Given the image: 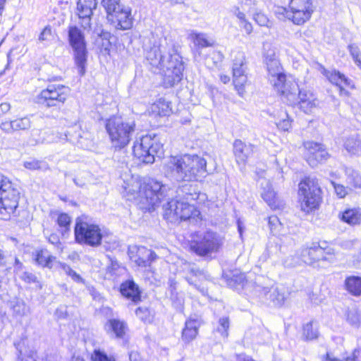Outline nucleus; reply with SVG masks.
Segmentation results:
<instances>
[{
	"label": "nucleus",
	"mask_w": 361,
	"mask_h": 361,
	"mask_svg": "<svg viewBox=\"0 0 361 361\" xmlns=\"http://www.w3.org/2000/svg\"><path fill=\"white\" fill-rule=\"evenodd\" d=\"M168 190L161 180L150 176H139L124 188L126 197L134 201L143 213L157 210L166 197Z\"/></svg>",
	"instance_id": "f257e3e1"
},
{
	"label": "nucleus",
	"mask_w": 361,
	"mask_h": 361,
	"mask_svg": "<svg viewBox=\"0 0 361 361\" xmlns=\"http://www.w3.org/2000/svg\"><path fill=\"white\" fill-rule=\"evenodd\" d=\"M263 49V63L267 72L269 83L277 94L286 96L291 102H295L298 84L286 80V76L279 59L276 48L270 43H265Z\"/></svg>",
	"instance_id": "f03ea898"
},
{
	"label": "nucleus",
	"mask_w": 361,
	"mask_h": 361,
	"mask_svg": "<svg viewBox=\"0 0 361 361\" xmlns=\"http://www.w3.org/2000/svg\"><path fill=\"white\" fill-rule=\"evenodd\" d=\"M200 195V192L195 190L182 197L170 199L163 207V218L173 224L201 221L202 216L197 204Z\"/></svg>",
	"instance_id": "7ed1b4c3"
},
{
	"label": "nucleus",
	"mask_w": 361,
	"mask_h": 361,
	"mask_svg": "<svg viewBox=\"0 0 361 361\" xmlns=\"http://www.w3.org/2000/svg\"><path fill=\"white\" fill-rule=\"evenodd\" d=\"M104 128L111 147L120 151L130 145L137 127L134 119L113 114L105 119Z\"/></svg>",
	"instance_id": "20e7f679"
},
{
	"label": "nucleus",
	"mask_w": 361,
	"mask_h": 361,
	"mask_svg": "<svg viewBox=\"0 0 361 361\" xmlns=\"http://www.w3.org/2000/svg\"><path fill=\"white\" fill-rule=\"evenodd\" d=\"M169 167L170 171L178 174L183 181H198L207 173V161L197 154L171 157Z\"/></svg>",
	"instance_id": "39448f33"
},
{
	"label": "nucleus",
	"mask_w": 361,
	"mask_h": 361,
	"mask_svg": "<svg viewBox=\"0 0 361 361\" xmlns=\"http://www.w3.org/2000/svg\"><path fill=\"white\" fill-rule=\"evenodd\" d=\"M46 85L35 97V102L47 109L63 106L71 96V88L63 82L60 76L48 78Z\"/></svg>",
	"instance_id": "423d86ee"
},
{
	"label": "nucleus",
	"mask_w": 361,
	"mask_h": 361,
	"mask_svg": "<svg viewBox=\"0 0 361 361\" xmlns=\"http://www.w3.org/2000/svg\"><path fill=\"white\" fill-rule=\"evenodd\" d=\"M224 246V238L212 230L195 231L187 242L188 251L201 257H211L219 252Z\"/></svg>",
	"instance_id": "0eeeda50"
},
{
	"label": "nucleus",
	"mask_w": 361,
	"mask_h": 361,
	"mask_svg": "<svg viewBox=\"0 0 361 361\" xmlns=\"http://www.w3.org/2000/svg\"><path fill=\"white\" fill-rule=\"evenodd\" d=\"M109 24L117 31H128L134 27L132 9L123 5L120 0H102Z\"/></svg>",
	"instance_id": "6e6552de"
},
{
	"label": "nucleus",
	"mask_w": 361,
	"mask_h": 361,
	"mask_svg": "<svg viewBox=\"0 0 361 361\" xmlns=\"http://www.w3.org/2000/svg\"><path fill=\"white\" fill-rule=\"evenodd\" d=\"M20 193L12 181L0 173V219L8 221L18 215Z\"/></svg>",
	"instance_id": "1a4fd4ad"
},
{
	"label": "nucleus",
	"mask_w": 361,
	"mask_h": 361,
	"mask_svg": "<svg viewBox=\"0 0 361 361\" xmlns=\"http://www.w3.org/2000/svg\"><path fill=\"white\" fill-rule=\"evenodd\" d=\"M73 231L75 242L90 247H99L105 236L99 225L89 222L82 216L76 218Z\"/></svg>",
	"instance_id": "9d476101"
},
{
	"label": "nucleus",
	"mask_w": 361,
	"mask_h": 361,
	"mask_svg": "<svg viewBox=\"0 0 361 361\" xmlns=\"http://www.w3.org/2000/svg\"><path fill=\"white\" fill-rule=\"evenodd\" d=\"M164 147L156 138L155 135L146 134L136 140L132 147V154L140 164H152L155 157L164 154Z\"/></svg>",
	"instance_id": "9b49d317"
},
{
	"label": "nucleus",
	"mask_w": 361,
	"mask_h": 361,
	"mask_svg": "<svg viewBox=\"0 0 361 361\" xmlns=\"http://www.w3.org/2000/svg\"><path fill=\"white\" fill-rule=\"evenodd\" d=\"M322 190L314 178H306L298 185V203L301 211L309 214L318 209L322 201Z\"/></svg>",
	"instance_id": "f8f14e48"
},
{
	"label": "nucleus",
	"mask_w": 361,
	"mask_h": 361,
	"mask_svg": "<svg viewBox=\"0 0 361 361\" xmlns=\"http://www.w3.org/2000/svg\"><path fill=\"white\" fill-rule=\"evenodd\" d=\"M290 11L278 7L275 13L279 18H287L296 25H302L309 20L314 12L313 0H290Z\"/></svg>",
	"instance_id": "ddd939ff"
},
{
	"label": "nucleus",
	"mask_w": 361,
	"mask_h": 361,
	"mask_svg": "<svg viewBox=\"0 0 361 361\" xmlns=\"http://www.w3.org/2000/svg\"><path fill=\"white\" fill-rule=\"evenodd\" d=\"M68 41L74 50V61L81 75L85 72L87 51L85 37L81 30L76 26L68 27Z\"/></svg>",
	"instance_id": "4468645a"
},
{
	"label": "nucleus",
	"mask_w": 361,
	"mask_h": 361,
	"mask_svg": "<svg viewBox=\"0 0 361 361\" xmlns=\"http://www.w3.org/2000/svg\"><path fill=\"white\" fill-rule=\"evenodd\" d=\"M300 255L302 262L314 265L317 262H331L334 260V252L332 248H323L319 245L313 244L310 247L302 248Z\"/></svg>",
	"instance_id": "2eb2a0df"
},
{
	"label": "nucleus",
	"mask_w": 361,
	"mask_h": 361,
	"mask_svg": "<svg viewBox=\"0 0 361 361\" xmlns=\"http://www.w3.org/2000/svg\"><path fill=\"white\" fill-rule=\"evenodd\" d=\"M305 149V156L308 164L312 166H317L319 164L326 161L329 154L324 145L312 141L304 142Z\"/></svg>",
	"instance_id": "dca6fc26"
},
{
	"label": "nucleus",
	"mask_w": 361,
	"mask_h": 361,
	"mask_svg": "<svg viewBox=\"0 0 361 361\" xmlns=\"http://www.w3.org/2000/svg\"><path fill=\"white\" fill-rule=\"evenodd\" d=\"M97 0H78L75 14L81 28H90L93 11L97 8Z\"/></svg>",
	"instance_id": "f3484780"
},
{
	"label": "nucleus",
	"mask_w": 361,
	"mask_h": 361,
	"mask_svg": "<svg viewBox=\"0 0 361 361\" xmlns=\"http://www.w3.org/2000/svg\"><path fill=\"white\" fill-rule=\"evenodd\" d=\"M261 196L271 209H281L285 206L283 200L274 190L269 180L260 178Z\"/></svg>",
	"instance_id": "a211bd4d"
},
{
	"label": "nucleus",
	"mask_w": 361,
	"mask_h": 361,
	"mask_svg": "<svg viewBox=\"0 0 361 361\" xmlns=\"http://www.w3.org/2000/svg\"><path fill=\"white\" fill-rule=\"evenodd\" d=\"M290 102V104L294 105L298 104L300 109L306 114L312 112V111L319 105V101L316 96L310 90H300L295 93V102H291L286 96H283Z\"/></svg>",
	"instance_id": "6ab92c4d"
},
{
	"label": "nucleus",
	"mask_w": 361,
	"mask_h": 361,
	"mask_svg": "<svg viewBox=\"0 0 361 361\" xmlns=\"http://www.w3.org/2000/svg\"><path fill=\"white\" fill-rule=\"evenodd\" d=\"M118 290L123 298L133 305H137L142 301V291L133 279L123 281L120 284Z\"/></svg>",
	"instance_id": "aec40b11"
},
{
	"label": "nucleus",
	"mask_w": 361,
	"mask_h": 361,
	"mask_svg": "<svg viewBox=\"0 0 361 361\" xmlns=\"http://www.w3.org/2000/svg\"><path fill=\"white\" fill-rule=\"evenodd\" d=\"M254 294L259 298H264L267 300H269L274 306H281L286 300L284 293L276 286L271 288L264 287L260 285H256L254 287Z\"/></svg>",
	"instance_id": "412c9836"
},
{
	"label": "nucleus",
	"mask_w": 361,
	"mask_h": 361,
	"mask_svg": "<svg viewBox=\"0 0 361 361\" xmlns=\"http://www.w3.org/2000/svg\"><path fill=\"white\" fill-rule=\"evenodd\" d=\"M156 252L145 246H140L136 248V252L130 256L131 260L137 267H150L153 262L157 259Z\"/></svg>",
	"instance_id": "4be33fe9"
},
{
	"label": "nucleus",
	"mask_w": 361,
	"mask_h": 361,
	"mask_svg": "<svg viewBox=\"0 0 361 361\" xmlns=\"http://www.w3.org/2000/svg\"><path fill=\"white\" fill-rule=\"evenodd\" d=\"M320 70L321 72L328 78L330 82L340 88V92L341 94H347V92L345 90L346 87H354L353 82L341 72L336 70L329 71L322 66H320Z\"/></svg>",
	"instance_id": "5701e85b"
},
{
	"label": "nucleus",
	"mask_w": 361,
	"mask_h": 361,
	"mask_svg": "<svg viewBox=\"0 0 361 361\" xmlns=\"http://www.w3.org/2000/svg\"><path fill=\"white\" fill-rule=\"evenodd\" d=\"M171 102L160 98L152 103L149 108V114L154 118H167L173 114Z\"/></svg>",
	"instance_id": "b1692460"
},
{
	"label": "nucleus",
	"mask_w": 361,
	"mask_h": 361,
	"mask_svg": "<svg viewBox=\"0 0 361 361\" xmlns=\"http://www.w3.org/2000/svg\"><path fill=\"white\" fill-rule=\"evenodd\" d=\"M200 322L196 319L188 318L185 320L181 331V339L185 343H190L198 335Z\"/></svg>",
	"instance_id": "393cba45"
},
{
	"label": "nucleus",
	"mask_w": 361,
	"mask_h": 361,
	"mask_svg": "<svg viewBox=\"0 0 361 361\" xmlns=\"http://www.w3.org/2000/svg\"><path fill=\"white\" fill-rule=\"evenodd\" d=\"M31 123L28 118H18L12 121H6L0 123L1 129L6 133L14 131L25 130L30 128Z\"/></svg>",
	"instance_id": "a878e982"
},
{
	"label": "nucleus",
	"mask_w": 361,
	"mask_h": 361,
	"mask_svg": "<svg viewBox=\"0 0 361 361\" xmlns=\"http://www.w3.org/2000/svg\"><path fill=\"white\" fill-rule=\"evenodd\" d=\"M108 331L116 338L124 339L128 331V324L126 322L118 319H110L107 321Z\"/></svg>",
	"instance_id": "bb28decb"
},
{
	"label": "nucleus",
	"mask_w": 361,
	"mask_h": 361,
	"mask_svg": "<svg viewBox=\"0 0 361 361\" xmlns=\"http://www.w3.org/2000/svg\"><path fill=\"white\" fill-rule=\"evenodd\" d=\"M340 219L350 226H356L361 224V209L354 207L346 209L339 214Z\"/></svg>",
	"instance_id": "cd10ccee"
},
{
	"label": "nucleus",
	"mask_w": 361,
	"mask_h": 361,
	"mask_svg": "<svg viewBox=\"0 0 361 361\" xmlns=\"http://www.w3.org/2000/svg\"><path fill=\"white\" fill-rule=\"evenodd\" d=\"M183 68L182 64L175 66L170 73L165 74L163 78L164 86L166 88L172 87L179 83L183 78Z\"/></svg>",
	"instance_id": "c85d7f7f"
},
{
	"label": "nucleus",
	"mask_w": 361,
	"mask_h": 361,
	"mask_svg": "<svg viewBox=\"0 0 361 361\" xmlns=\"http://www.w3.org/2000/svg\"><path fill=\"white\" fill-rule=\"evenodd\" d=\"M343 147L349 155L361 157V137L354 135L346 137Z\"/></svg>",
	"instance_id": "c756f323"
},
{
	"label": "nucleus",
	"mask_w": 361,
	"mask_h": 361,
	"mask_svg": "<svg viewBox=\"0 0 361 361\" xmlns=\"http://www.w3.org/2000/svg\"><path fill=\"white\" fill-rule=\"evenodd\" d=\"M113 35L107 31H102L99 36V48L102 54L110 56L116 49V44L111 39Z\"/></svg>",
	"instance_id": "7c9ffc66"
},
{
	"label": "nucleus",
	"mask_w": 361,
	"mask_h": 361,
	"mask_svg": "<svg viewBox=\"0 0 361 361\" xmlns=\"http://www.w3.org/2000/svg\"><path fill=\"white\" fill-rule=\"evenodd\" d=\"M113 35L107 31H102L99 36V48L102 54L110 56L116 49V44L111 39Z\"/></svg>",
	"instance_id": "2f4dec72"
},
{
	"label": "nucleus",
	"mask_w": 361,
	"mask_h": 361,
	"mask_svg": "<svg viewBox=\"0 0 361 361\" xmlns=\"http://www.w3.org/2000/svg\"><path fill=\"white\" fill-rule=\"evenodd\" d=\"M56 259V257L50 255L46 249L37 250L34 255V260L38 265L49 269L52 267Z\"/></svg>",
	"instance_id": "473e14b6"
},
{
	"label": "nucleus",
	"mask_w": 361,
	"mask_h": 361,
	"mask_svg": "<svg viewBox=\"0 0 361 361\" xmlns=\"http://www.w3.org/2000/svg\"><path fill=\"white\" fill-rule=\"evenodd\" d=\"M55 224L58 227V231L62 234L68 233L71 231L72 218L69 214L65 212L56 213Z\"/></svg>",
	"instance_id": "72a5a7b5"
},
{
	"label": "nucleus",
	"mask_w": 361,
	"mask_h": 361,
	"mask_svg": "<svg viewBox=\"0 0 361 361\" xmlns=\"http://www.w3.org/2000/svg\"><path fill=\"white\" fill-rule=\"evenodd\" d=\"M342 170L346 176V183L354 188H361V174L352 167L342 166Z\"/></svg>",
	"instance_id": "f704fd0d"
},
{
	"label": "nucleus",
	"mask_w": 361,
	"mask_h": 361,
	"mask_svg": "<svg viewBox=\"0 0 361 361\" xmlns=\"http://www.w3.org/2000/svg\"><path fill=\"white\" fill-rule=\"evenodd\" d=\"M233 85L235 89L238 91V94L243 95L245 93V85L247 82V75L242 73L239 68L233 69Z\"/></svg>",
	"instance_id": "c9c22d12"
},
{
	"label": "nucleus",
	"mask_w": 361,
	"mask_h": 361,
	"mask_svg": "<svg viewBox=\"0 0 361 361\" xmlns=\"http://www.w3.org/2000/svg\"><path fill=\"white\" fill-rule=\"evenodd\" d=\"M346 290L355 296L361 295V277L350 276L345 279Z\"/></svg>",
	"instance_id": "e433bc0d"
},
{
	"label": "nucleus",
	"mask_w": 361,
	"mask_h": 361,
	"mask_svg": "<svg viewBox=\"0 0 361 361\" xmlns=\"http://www.w3.org/2000/svg\"><path fill=\"white\" fill-rule=\"evenodd\" d=\"M135 314L140 320L145 323H150L154 318V314L148 307H137L135 310Z\"/></svg>",
	"instance_id": "4c0bfd02"
},
{
	"label": "nucleus",
	"mask_w": 361,
	"mask_h": 361,
	"mask_svg": "<svg viewBox=\"0 0 361 361\" xmlns=\"http://www.w3.org/2000/svg\"><path fill=\"white\" fill-rule=\"evenodd\" d=\"M302 336L306 340H313L318 337L319 332L317 323L311 321L303 326Z\"/></svg>",
	"instance_id": "58836bf2"
},
{
	"label": "nucleus",
	"mask_w": 361,
	"mask_h": 361,
	"mask_svg": "<svg viewBox=\"0 0 361 361\" xmlns=\"http://www.w3.org/2000/svg\"><path fill=\"white\" fill-rule=\"evenodd\" d=\"M268 225L273 235H281L283 228V224L276 216H271L268 218Z\"/></svg>",
	"instance_id": "ea45409f"
},
{
	"label": "nucleus",
	"mask_w": 361,
	"mask_h": 361,
	"mask_svg": "<svg viewBox=\"0 0 361 361\" xmlns=\"http://www.w3.org/2000/svg\"><path fill=\"white\" fill-rule=\"evenodd\" d=\"M90 361H116L112 355H108L101 349H94L90 356Z\"/></svg>",
	"instance_id": "a19ab883"
},
{
	"label": "nucleus",
	"mask_w": 361,
	"mask_h": 361,
	"mask_svg": "<svg viewBox=\"0 0 361 361\" xmlns=\"http://www.w3.org/2000/svg\"><path fill=\"white\" fill-rule=\"evenodd\" d=\"M57 37L56 32L51 26L48 25L45 26L39 35V40L41 42H51Z\"/></svg>",
	"instance_id": "79ce46f5"
},
{
	"label": "nucleus",
	"mask_w": 361,
	"mask_h": 361,
	"mask_svg": "<svg viewBox=\"0 0 361 361\" xmlns=\"http://www.w3.org/2000/svg\"><path fill=\"white\" fill-rule=\"evenodd\" d=\"M302 262L300 252L299 254L289 255L286 257L283 260V265L285 267L290 268L299 265Z\"/></svg>",
	"instance_id": "37998d69"
},
{
	"label": "nucleus",
	"mask_w": 361,
	"mask_h": 361,
	"mask_svg": "<svg viewBox=\"0 0 361 361\" xmlns=\"http://www.w3.org/2000/svg\"><path fill=\"white\" fill-rule=\"evenodd\" d=\"M192 38L195 45L199 48H205L212 45L204 35L201 33L192 34Z\"/></svg>",
	"instance_id": "c03bdc74"
},
{
	"label": "nucleus",
	"mask_w": 361,
	"mask_h": 361,
	"mask_svg": "<svg viewBox=\"0 0 361 361\" xmlns=\"http://www.w3.org/2000/svg\"><path fill=\"white\" fill-rule=\"evenodd\" d=\"M245 146L240 140H236L233 145V152L238 161H243V152Z\"/></svg>",
	"instance_id": "a18cd8bd"
},
{
	"label": "nucleus",
	"mask_w": 361,
	"mask_h": 361,
	"mask_svg": "<svg viewBox=\"0 0 361 361\" xmlns=\"http://www.w3.org/2000/svg\"><path fill=\"white\" fill-rule=\"evenodd\" d=\"M348 49L356 65L360 67L361 59L360 51L359 48L354 44H350L348 46Z\"/></svg>",
	"instance_id": "49530a36"
},
{
	"label": "nucleus",
	"mask_w": 361,
	"mask_h": 361,
	"mask_svg": "<svg viewBox=\"0 0 361 361\" xmlns=\"http://www.w3.org/2000/svg\"><path fill=\"white\" fill-rule=\"evenodd\" d=\"M331 183L334 186L335 193L338 198H344L348 194V188L341 184H336L334 180H331Z\"/></svg>",
	"instance_id": "de8ad7c7"
},
{
	"label": "nucleus",
	"mask_w": 361,
	"mask_h": 361,
	"mask_svg": "<svg viewBox=\"0 0 361 361\" xmlns=\"http://www.w3.org/2000/svg\"><path fill=\"white\" fill-rule=\"evenodd\" d=\"M219 326L218 327L217 331L222 335L227 336L229 328V319L228 317L221 318L219 319Z\"/></svg>",
	"instance_id": "09e8293b"
},
{
	"label": "nucleus",
	"mask_w": 361,
	"mask_h": 361,
	"mask_svg": "<svg viewBox=\"0 0 361 361\" xmlns=\"http://www.w3.org/2000/svg\"><path fill=\"white\" fill-rule=\"evenodd\" d=\"M11 110V105L9 103L3 102L0 104V122H5L4 121L7 116L9 114Z\"/></svg>",
	"instance_id": "8fccbe9b"
},
{
	"label": "nucleus",
	"mask_w": 361,
	"mask_h": 361,
	"mask_svg": "<svg viewBox=\"0 0 361 361\" xmlns=\"http://www.w3.org/2000/svg\"><path fill=\"white\" fill-rule=\"evenodd\" d=\"M347 320L350 324L357 325L360 321V315L357 310H350L347 314Z\"/></svg>",
	"instance_id": "3c124183"
},
{
	"label": "nucleus",
	"mask_w": 361,
	"mask_h": 361,
	"mask_svg": "<svg viewBox=\"0 0 361 361\" xmlns=\"http://www.w3.org/2000/svg\"><path fill=\"white\" fill-rule=\"evenodd\" d=\"M285 117L286 118L277 123V126L281 130L288 131L291 128V120L286 114H285Z\"/></svg>",
	"instance_id": "603ef678"
},
{
	"label": "nucleus",
	"mask_w": 361,
	"mask_h": 361,
	"mask_svg": "<svg viewBox=\"0 0 361 361\" xmlns=\"http://www.w3.org/2000/svg\"><path fill=\"white\" fill-rule=\"evenodd\" d=\"M254 20L260 26H267L269 23L268 18L262 13H257L253 16Z\"/></svg>",
	"instance_id": "864d4df0"
},
{
	"label": "nucleus",
	"mask_w": 361,
	"mask_h": 361,
	"mask_svg": "<svg viewBox=\"0 0 361 361\" xmlns=\"http://www.w3.org/2000/svg\"><path fill=\"white\" fill-rule=\"evenodd\" d=\"M24 166L29 170H37L40 169V162L37 160L27 161L24 163Z\"/></svg>",
	"instance_id": "5fc2aeb1"
},
{
	"label": "nucleus",
	"mask_w": 361,
	"mask_h": 361,
	"mask_svg": "<svg viewBox=\"0 0 361 361\" xmlns=\"http://www.w3.org/2000/svg\"><path fill=\"white\" fill-rule=\"evenodd\" d=\"M23 280L27 283H35L37 281V278L35 275L30 273H24Z\"/></svg>",
	"instance_id": "6e6d98bb"
},
{
	"label": "nucleus",
	"mask_w": 361,
	"mask_h": 361,
	"mask_svg": "<svg viewBox=\"0 0 361 361\" xmlns=\"http://www.w3.org/2000/svg\"><path fill=\"white\" fill-rule=\"evenodd\" d=\"M309 299L311 300L312 302L317 305L320 303L322 300V298H319L318 296V294L314 292L309 294Z\"/></svg>",
	"instance_id": "4d7b16f0"
},
{
	"label": "nucleus",
	"mask_w": 361,
	"mask_h": 361,
	"mask_svg": "<svg viewBox=\"0 0 361 361\" xmlns=\"http://www.w3.org/2000/svg\"><path fill=\"white\" fill-rule=\"evenodd\" d=\"M68 275L70 276L73 280L80 281L81 280L80 276L74 270L69 269L68 271Z\"/></svg>",
	"instance_id": "13d9d810"
},
{
	"label": "nucleus",
	"mask_w": 361,
	"mask_h": 361,
	"mask_svg": "<svg viewBox=\"0 0 361 361\" xmlns=\"http://www.w3.org/2000/svg\"><path fill=\"white\" fill-rule=\"evenodd\" d=\"M131 361H146L143 357H142L140 354L134 353L130 356Z\"/></svg>",
	"instance_id": "bf43d9fd"
},
{
	"label": "nucleus",
	"mask_w": 361,
	"mask_h": 361,
	"mask_svg": "<svg viewBox=\"0 0 361 361\" xmlns=\"http://www.w3.org/2000/svg\"><path fill=\"white\" fill-rule=\"evenodd\" d=\"M71 361H85V358L80 355H73Z\"/></svg>",
	"instance_id": "052dcab7"
},
{
	"label": "nucleus",
	"mask_w": 361,
	"mask_h": 361,
	"mask_svg": "<svg viewBox=\"0 0 361 361\" xmlns=\"http://www.w3.org/2000/svg\"><path fill=\"white\" fill-rule=\"evenodd\" d=\"M220 80L224 84H226L230 82V77L226 75H221Z\"/></svg>",
	"instance_id": "680f3d73"
},
{
	"label": "nucleus",
	"mask_w": 361,
	"mask_h": 361,
	"mask_svg": "<svg viewBox=\"0 0 361 361\" xmlns=\"http://www.w3.org/2000/svg\"><path fill=\"white\" fill-rule=\"evenodd\" d=\"M6 2L7 0H0V15L2 14L3 11L5 9Z\"/></svg>",
	"instance_id": "e2e57ef3"
},
{
	"label": "nucleus",
	"mask_w": 361,
	"mask_h": 361,
	"mask_svg": "<svg viewBox=\"0 0 361 361\" xmlns=\"http://www.w3.org/2000/svg\"><path fill=\"white\" fill-rule=\"evenodd\" d=\"M190 274L192 276H197L199 275H202L203 272L200 270L192 269L190 270Z\"/></svg>",
	"instance_id": "0e129e2a"
},
{
	"label": "nucleus",
	"mask_w": 361,
	"mask_h": 361,
	"mask_svg": "<svg viewBox=\"0 0 361 361\" xmlns=\"http://www.w3.org/2000/svg\"><path fill=\"white\" fill-rule=\"evenodd\" d=\"M238 18L242 20L243 23H245V25H246V23H245V15L244 13H238V15H237Z\"/></svg>",
	"instance_id": "69168bd1"
},
{
	"label": "nucleus",
	"mask_w": 361,
	"mask_h": 361,
	"mask_svg": "<svg viewBox=\"0 0 361 361\" xmlns=\"http://www.w3.org/2000/svg\"><path fill=\"white\" fill-rule=\"evenodd\" d=\"M5 266L4 256L0 250V267Z\"/></svg>",
	"instance_id": "338daca9"
},
{
	"label": "nucleus",
	"mask_w": 361,
	"mask_h": 361,
	"mask_svg": "<svg viewBox=\"0 0 361 361\" xmlns=\"http://www.w3.org/2000/svg\"><path fill=\"white\" fill-rule=\"evenodd\" d=\"M331 176L334 178H339L340 176L338 175H337L336 173L334 172H331Z\"/></svg>",
	"instance_id": "774afa93"
}]
</instances>
